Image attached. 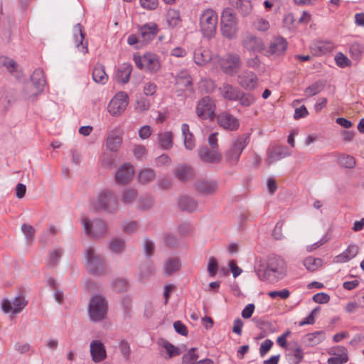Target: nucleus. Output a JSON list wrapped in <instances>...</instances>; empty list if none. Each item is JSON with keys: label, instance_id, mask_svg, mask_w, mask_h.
I'll return each mask as SVG.
<instances>
[{"label": "nucleus", "instance_id": "obj_1", "mask_svg": "<svg viewBox=\"0 0 364 364\" xmlns=\"http://www.w3.org/2000/svg\"><path fill=\"white\" fill-rule=\"evenodd\" d=\"M255 272L260 281L275 283L286 277L287 263L279 256H270L266 261H257Z\"/></svg>", "mask_w": 364, "mask_h": 364}, {"label": "nucleus", "instance_id": "obj_2", "mask_svg": "<svg viewBox=\"0 0 364 364\" xmlns=\"http://www.w3.org/2000/svg\"><path fill=\"white\" fill-rule=\"evenodd\" d=\"M90 207L96 211L113 213L117 209V202L111 191L103 190L90 199Z\"/></svg>", "mask_w": 364, "mask_h": 364}, {"label": "nucleus", "instance_id": "obj_3", "mask_svg": "<svg viewBox=\"0 0 364 364\" xmlns=\"http://www.w3.org/2000/svg\"><path fill=\"white\" fill-rule=\"evenodd\" d=\"M108 304L105 299L96 294L93 296L87 306L88 316L91 321L99 322L105 320L107 316Z\"/></svg>", "mask_w": 364, "mask_h": 364}, {"label": "nucleus", "instance_id": "obj_4", "mask_svg": "<svg viewBox=\"0 0 364 364\" xmlns=\"http://www.w3.org/2000/svg\"><path fill=\"white\" fill-rule=\"evenodd\" d=\"M220 30L223 36L228 39L235 38L237 36L238 28L236 14L230 8L223 11Z\"/></svg>", "mask_w": 364, "mask_h": 364}, {"label": "nucleus", "instance_id": "obj_5", "mask_svg": "<svg viewBox=\"0 0 364 364\" xmlns=\"http://www.w3.org/2000/svg\"><path fill=\"white\" fill-rule=\"evenodd\" d=\"M218 14L212 9H205L200 16V27L203 36L212 38L216 32L218 26Z\"/></svg>", "mask_w": 364, "mask_h": 364}, {"label": "nucleus", "instance_id": "obj_6", "mask_svg": "<svg viewBox=\"0 0 364 364\" xmlns=\"http://www.w3.org/2000/svg\"><path fill=\"white\" fill-rule=\"evenodd\" d=\"M134 61L138 68L151 73H156L161 68L159 58L154 53H147L142 56L134 55Z\"/></svg>", "mask_w": 364, "mask_h": 364}, {"label": "nucleus", "instance_id": "obj_7", "mask_svg": "<svg viewBox=\"0 0 364 364\" xmlns=\"http://www.w3.org/2000/svg\"><path fill=\"white\" fill-rule=\"evenodd\" d=\"M85 254L88 271L93 275L102 274L105 271L102 257L92 247H88Z\"/></svg>", "mask_w": 364, "mask_h": 364}, {"label": "nucleus", "instance_id": "obj_8", "mask_svg": "<svg viewBox=\"0 0 364 364\" xmlns=\"http://www.w3.org/2000/svg\"><path fill=\"white\" fill-rule=\"evenodd\" d=\"M82 224L85 233L92 237H101L107 232V225L102 220H90L88 218H83Z\"/></svg>", "mask_w": 364, "mask_h": 364}, {"label": "nucleus", "instance_id": "obj_9", "mask_svg": "<svg viewBox=\"0 0 364 364\" xmlns=\"http://www.w3.org/2000/svg\"><path fill=\"white\" fill-rule=\"evenodd\" d=\"M241 45L242 48L251 54L261 53L264 49L263 40L256 35L245 32L241 36Z\"/></svg>", "mask_w": 364, "mask_h": 364}, {"label": "nucleus", "instance_id": "obj_10", "mask_svg": "<svg viewBox=\"0 0 364 364\" xmlns=\"http://www.w3.org/2000/svg\"><path fill=\"white\" fill-rule=\"evenodd\" d=\"M128 104V95L124 92H119L109 102L107 111L113 117L120 116L126 110Z\"/></svg>", "mask_w": 364, "mask_h": 364}, {"label": "nucleus", "instance_id": "obj_11", "mask_svg": "<svg viewBox=\"0 0 364 364\" xmlns=\"http://www.w3.org/2000/svg\"><path fill=\"white\" fill-rule=\"evenodd\" d=\"M197 116L201 119L213 118L215 112V101L208 96L203 97L196 105Z\"/></svg>", "mask_w": 364, "mask_h": 364}, {"label": "nucleus", "instance_id": "obj_12", "mask_svg": "<svg viewBox=\"0 0 364 364\" xmlns=\"http://www.w3.org/2000/svg\"><path fill=\"white\" fill-rule=\"evenodd\" d=\"M27 304L28 301L21 294L16 296L12 301L4 298L1 301V310L5 314L12 313L13 314H16L21 312Z\"/></svg>", "mask_w": 364, "mask_h": 364}, {"label": "nucleus", "instance_id": "obj_13", "mask_svg": "<svg viewBox=\"0 0 364 364\" xmlns=\"http://www.w3.org/2000/svg\"><path fill=\"white\" fill-rule=\"evenodd\" d=\"M31 82L36 88V91L31 94L25 93V97L31 101H34L44 89L46 84L44 73L43 70L38 68L33 71L31 76Z\"/></svg>", "mask_w": 364, "mask_h": 364}, {"label": "nucleus", "instance_id": "obj_14", "mask_svg": "<svg viewBox=\"0 0 364 364\" xmlns=\"http://www.w3.org/2000/svg\"><path fill=\"white\" fill-rule=\"evenodd\" d=\"M247 139L245 136H240L233 141L232 147L225 154V157L229 162L236 163L239 160L247 144Z\"/></svg>", "mask_w": 364, "mask_h": 364}, {"label": "nucleus", "instance_id": "obj_15", "mask_svg": "<svg viewBox=\"0 0 364 364\" xmlns=\"http://www.w3.org/2000/svg\"><path fill=\"white\" fill-rule=\"evenodd\" d=\"M241 60L239 55L228 53L226 57L221 60L220 66L223 71L229 75H233L240 69Z\"/></svg>", "mask_w": 364, "mask_h": 364}, {"label": "nucleus", "instance_id": "obj_16", "mask_svg": "<svg viewBox=\"0 0 364 364\" xmlns=\"http://www.w3.org/2000/svg\"><path fill=\"white\" fill-rule=\"evenodd\" d=\"M134 173V168L130 164L120 165L115 174V181L117 183L124 185L131 181Z\"/></svg>", "mask_w": 364, "mask_h": 364}, {"label": "nucleus", "instance_id": "obj_17", "mask_svg": "<svg viewBox=\"0 0 364 364\" xmlns=\"http://www.w3.org/2000/svg\"><path fill=\"white\" fill-rule=\"evenodd\" d=\"M328 353L332 356L327 360L328 364H343L348 362V350L342 346H337L331 348Z\"/></svg>", "mask_w": 364, "mask_h": 364}, {"label": "nucleus", "instance_id": "obj_18", "mask_svg": "<svg viewBox=\"0 0 364 364\" xmlns=\"http://www.w3.org/2000/svg\"><path fill=\"white\" fill-rule=\"evenodd\" d=\"M237 82L245 90L252 91L256 88L258 78L253 72L244 71L238 75Z\"/></svg>", "mask_w": 364, "mask_h": 364}, {"label": "nucleus", "instance_id": "obj_19", "mask_svg": "<svg viewBox=\"0 0 364 364\" xmlns=\"http://www.w3.org/2000/svg\"><path fill=\"white\" fill-rule=\"evenodd\" d=\"M218 124L220 127L229 131H235L239 128V120L228 112H222L217 117Z\"/></svg>", "mask_w": 364, "mask_h": 364}, {"label": "nucleus", "instance_id": "obj_20", "mask_svg": "<svg viewBox=\"0 0 364 364\" xmlns=\"http://www.w3.org/2000/svg\"><path fill=\"white\" fill-rule=\"evenodd\" d=\"M90 353L95 363H100L107 357L105 345L99 340H93L90 344Z\"/></svg>", "mask_w": 364, "mask_h": 364}, {"label": "nucleus", "instance_id": "obj_21", "mask_svg": "<svg viewBox=\"0 0 364 364\" xmlns=\"http://www.w3.org/2000/svg\"><path fill=\"white\" fill-rule=\"evenodd\" d=\"M196 190L205 196L215 194L218 189V181L215 180H200L195 183Z\"/></svg>", "mask_w": 364, "mask_h": 364}, {"label": "nucleus", "instance_id": "obj_22", "mask_svg": "<svg viewBox=\"0 0 364 364\" xmlns=\"http://www.w3.org/2000/svg\"><path fill=\"white\" fill-rule=\"evenodd\" d=\"M139 32L142 44H147L156 36L158 27L155 23L150 22L139 27Z\"/></svg>", "mask_w": 364, "mask_h": 364}, {"label": "nucleus", "instance_id": "obj_23", "mask_svg": "<svg viewBox=\"0 0 364 364\" xmlns=\"http://www.w3.org/2000/svg\"><path fill=\"white\" fill-rule=\"evenodd\" d=\"M73 40L75 47L83 54L87 53V42L85 41V34L83 33V27L81 24L77 23L73 28Z\"/></svg>", "mask_w": 364, "mask_h": 364}, {"label": "nucleus", "instance_id": "obj_24", "mask_svg": "<svg viewBox=\"0 0 364 364\" xmlns=\"http://www.w3.org/2000/svg\"><path fill=\"white\" fill-rule=\"evenodd\" d=\"M198 153L200 160L205 163H218L221 160V154L217 149L210 150L208 147H200Z\"/></svg>", "mask_w": 364, "mask_h": 364}, {"label": "nucleus", "instance_id": "obj_25", "mask_svg": "<svg viewBox=\"0 0 364 364\" xmlns=\"http://www.w3.org/2000/svg\"><path fill=\"white\" fill-rule=\"evenodd\" d=\"M174 174L178 180L188 181L193 178L195 171L191 166L183 164L175 169Z\"/></svg>", "mask_w": 364, "mask_h": 364}, {"label": "nucleus", "instance_id": "obj_26", "mask_svg": "<svg viewBox=\"0 0 364 364\" xmlns=\"http://www.w3.org/2000/svg\"><path fill=\"white\" fill-rule=\"evenodd\" d=\"M220 92L223 97L230 101H237L240 90L232 85L223 83L219 88Z\"/></svg>", "mask_w": 364, "mask_h": 364}, {"label": "nucleus", "instance_id": "obj_27", "mask_svg": "<svg viewBox=\"0 0 364 364\" xmlns=\"http://www.w3.org/2000/svg\"><path fill=\"white\" fill-rule=\"evenodd\" d=\"M287 48V42L282 37L273 38L269 46V53L275 55H282Z\"/></svg>", "mask_w": 364, "mask_h": 364}, {"label": "nucleus", "instance_id": "obj_28", "mask_svg": "<svg viewBox=\"0 0 364 364\" xmlns=\"http://www.w3.org/2000/svg\"><path fill=\"white\" fill-rule=\"evenodd\" d=\"M325 338V332L318 331L305 335L303 341L309 346H314L321 343Z\"/></svg>", "mask_w": 364, "mask_h": 364}, {"label": "nucleus", "instance_id": "obj_29", "mask_svg": "<svg viewBox=\"0 0 364 364\" xmlns=\"http://www.w3.org/2000/svg\"><path fill=\"white\" fill-rule=\"evenodd\" d=\"M194 62L198 65H204L211 60L210 51L203 48H199L194 52Z\"/></svg>", "mask_w": 364, "mask_h": 364}, {"label": "nucleus", "instance_id": "obj_30", "mask_svg": "<svg viewBox=\"0 0 364 364\" xmlns=\"http://www.w3.org/2000/svg\"><path fill=\"white\" fill-rule=\"evenodd\" d=\"M181 268L180 260L177 258H168L165 260L163 266V273L165 276H171Z\"/></svg>", "mask_w": 364, "mask_h": 364}, {"label": "nucleus", "instance_id": "obj_31", "mask_svg": "<svg viewBox=\"0 0 364 364\" xmlns=\"http://www.w3.org/2000/svg\"><path fill=\"white\" fill-rule=\"evenodd\" d=\"M358 252V247L357 245H349L345 251L336 257L335 260L336 262H346L354 258Z\"/></svg>", "mask_w": 364, "mask_h": 364}, {"label": "nucleus", "instance_id": "obj_32", "mask_svg": "<svg viewBox=\"0 0 364 364\" xmlns=\"http://www.w3.org/2000/svg\"><path fill=\"white\" fill-rule=\"evenodd\" d=\"M178 203L180 209L188 212H193L198 207V202L194 198L187 196H181Z\"/></svg>", "mask_w": 364, "mask_h": 364}, {"label": "nucleus", "instance_id": "obj_33", "mask_svg": "<svg viewBox=\"0 0 364 364\" xmlns=\"http://www.w3.org/2000/svg\"><path fill=\"white\" fill-rule=\"evenodd\" d=\"M132 67L129 63H123L121 65L116 75L117 81L123 84L128 82L132 73Z\"/></svg>", "mask_w": 364, "mask_h": 364}, {"label": "nucleus", "instance_id": "obj_34", "mask_svg": "<svg viewBox=\"0 0 364 364\" xmlns=\"http://www.w3.org/2000/svg\"><path fill=\"white\" fill-rule=\"evenodd\" d=\"M122 143V138L117 134H110L106 139L105 146L111 152H117Z\"/></svg>", "mask_w": 364, "mask_h": 364}, {"label": "nucleus", "instance_id": "obj_35", "mask_svg": "<svg viewBox=\"0 0 364 364\" xmlns=\"http://www.w3.org/2000/svg\"><path fill=\"white\" fill-rule=\"evenodd\" d=\"M181 132L183 136V144L185 148L188 150H192L195 147L194 137L189 130V126L187 124L181 125Z\"/></svg>", "mask_w": 364, "mask_h": 364}, {"label": "nucleus", "instance_id": "obj_36", "mask_svg": "<svg viewBox=\"0 0 364 364\" xmlns=\"http://www.w3.org/2000/svg\"><path fill=\"white\" fill-rule=\"evenodd\" d=\"M160 146L164 149H169L173 146V134L171 132H161L158 134Z\"/></svg>", "mask_w": 364, "mask_h": 364}, {"label": "nucleus", "instance_id": "obj_37", "mask_svg": "<svg viewBox=\"0 0 364 364\" xmlns=\"http://www.w3.org/2000/svg\"><path fill=\"white\" fill-rule=\"evenodd\" d=\"M230 1L231 4L236 5L244 16H247L252 11V6L250 0H230Z\"/></svg>", "mask_w": 364, "mask_h": 364}, {"label": "nucleus", "instance_id": "obj_38", "mask_svg": "<svg viewBox=\"0 0 364 364\" xmlns=\"http://www.w3.org/2000/svg\"><path fill=\"white\" fill-rule=\"evenodd\" d=\"M156 177L154 169L146 168L141 170L138 174V181L140 183L146 184L153 181Z\"/></svg>", "mask_w": 364, "mask_h": 364}, {"label": "nucleus", "instance_id": "obj_39", "mask_svg": "<svg viewBox=\"0 0 364 364\" xmlns=\"http://www.w3.org/2000/svg\"><path fill=\"white\" fill-rule=\"evenodd\" d=\"M92 78L97 83L105 84L107 80V75L102 65H97L92 71Z\"/></svg>", "mask_w": 364, "mask_h": 364}, {"label": "nucleus", "instance_id": "obj_40", "mask_svg": "<svg viewBox=\"0 0 364 364\" xmlns=\"http://www.w3.org/2000/svg\"><path fill=\"white\" fill-rule=\"evenodd\" d=\"M335 48L332 41H321L315 44V49H316L317 55H323L327 53L331 52Z\"/></svg>", "mask_w": 364, "mask_h": 364}, {"label": "nucleus", "instance_id": "obj_41", "mask_svg": "<svg viewBox=\"0 0 364 364\" xmlns=\"http://www.w3.org/2000/svg\"><path fill=\"white\" fill-rule=\"evenodd\" d=\"M303 264L308 271L314 272L321 267L322 260L319 258L308 257L304 259Z\"/></svg>", "mask_w": 364, "mask_h": 364}, {"label": "nucleus", "instance_id": "obj_42", "mask_svg": "<svg viewBox=\"0 0 364 364\" xmlns=\"http://www.w3.org/2000/svg\"><path fill=\"white\" fill-rule=\"evenodd\" d=\"M166 21L170 27L175 28L178 26L181 21L179 11L176 9L168 10Z\"/></svg>", "mask_w": 364, "mask_h": 364}, {"label": "nucleus", "instance_id": "obj_43", "mask_svg": "<svg viewBox=\"0 0 364 364\" xmlns=\"http://www.w3.org/2000/svg\"><path fill=\"white\" fill-rule=\"evenodd\" d=\"M132 152L138 161H144L146 159L148 151L146 146L142 144H134Z\"/></svg>", "mask_w": 364, "mask_h": 364}, {"label": "nucleus", "instance_id": "obj_44", "mask_svg": "<svg viewBox=\"0 0 364 364\" xmlns=\"http://www.w3.org/2000/svg\"><path fill=\"white\" fill-rule=\"evenodd\" d=\"M176 83L178 85L185 87L186 88L191 87L192 82L190 75L186 70H181L176 77Z\"/></svg>", "mask_w": 364, "mask_h": 364}, {"label": "nucleus", "instance_id": "obj_45", "mask_svg": "<svg viewBox=\"0 0 364 364\" xmlns=\"http://www.w3.org/2000/svg\"><path fill=\"white\" fill-rule=\"evenodd\" d=\"M289 155L290 154L287 151L286 149L275 150L269 154L267 161L269 164H272Z\"/></svg>", "mask_w": 364, "mask_h": 364}, {"label": "nucleus", "instance_id": "obj_46", "mask_svg": "<svg viewBox=\"0 0 364 364\" xmlns=\"http://www.w3.org/2000/svg\"><path fill=\"white\" fill-rule=\"evenodd\" d=\"M323 88V85L321 82L317 81L313 83L312 85L307 87L304 90V95L306 97H310L312 96H314L319 92H321V90Z\"/></svg>", "mask_w": 364, "mask_h": 364}, {"label": "nucleus", "instance_id": "obj_47", "mask_svg": "<svg viewBox=\"0 0 364 364\" xmlns=\"http://www.w3.org/2000/svg\"><path fill=\"white\" fill-rule=\"evenodd\" d=\"M114 156L112 154L107 151L102 152L100 157V163L101 166L105 168H112L114 164Z\"/></svg>", "mask_w": 364, "mask_h": 364}, {"label": "nucleus", "instance_id": "obj_48", "mask_svg": "<svg viewBox=\"0 0 364 364\" xmlns=\"http://www.w3.org/2000/svg\"><path fill=\"white\" fill-rule=\"evenodd\" d=\"M339 164L346 168H353L355 167L356 162L353 156L348 154H342L338 158Z\"/></svg>", "mask_w": 364, "mask_h": 364}, {"label": "nucleus", "instance_id": "obj_49", "mask_svg": "<svg viewBox=\"0 0 364 364\" xmlns=\"http://www.w3.org/2000/svg\"><path fill=\"white\" fill-rule=\"evenodd\" d=\"M138 195L137 191L134 188H127L123 191L122 200L124 204L132 203Z\"/></svg>", "mask_w": 364, "mask_h": 364}, {"label": "nucleus", "instance_id": "obj_50", "mask_svg": "<svg viewBox=\"0 0 364 364\" xmlns=\"http://www.w3.org/2000/svg\"><path fill=\"white\" fill-rule=\"evenodd\" d=\"M364 53V46L359 43H353L350 46V53L355 60H360Z\"/></svg>", "mask_w": 364, "mask_h": 364}, {"label": "nucleus", "instance_id": "obj_51", "mask_svg": "<svg viewBox=\"0 0 364 364\" xmlns=\"http://www.w3.org/2000/svg\"><path fill=\"white\" fill-rule=\"evenodd\" d=\"M238 97H238V100L237 101H239L240 104L242 106H244V107H249V106H250L256 100L255 96L252 94H250V93H243L241 91H240Z\"/></svg>", "mask_w": 364, "mask_h": 364}, {"label": "nucleus", "instance_id": "obj_52", "mask_svg": "<svg viewBox=\"0 0 364 364\" xmlns=\"http://www.w3.org/2000/svg\"><path fill=\"white\" fill-rule=\"evenodd\" d=\"M150 107L151 102L148 99L144 97H140L136 100L135 104V109L137 112H147L150 109Z\"/></svg>", "mask_w": 364, "mask_h": 364}, {"label": "nucleus", "instance_id": "obj_53", "mask_svg": "<svg viewBox=\"0 0 364 364\" xmlns=\"http://www.w3.org/2000/svg\"><path fill=\"white\" fill-rule=\"evenodd\" d=\"M125 247V242L121 239H114L109 245V250L117 254L121 253Z\"/></svg>", "mask_w": 364, "mask_h": 364}, {"label": "nucleus", "instance_id": "obj_54", "mask_svg": "<svg viewBox=\"0 0 364 364\" xmlns=\"http://www.w3.org/2000/svg\"><path fill=\"white\" fill-rule=\"evenodd\" d=\"M252 26L255 30L258 31L264 32L269 28L270 25L267 20L263 18H257L254 21Z\"/></svg>", "mask_w": 364, "mask_h": 364}, {"label": "nucleus", "instance_id": "obj_55", "mask_svg": "<svg viewBox=\"0 0 364 364\" xmlns=\"http://www.w3.org/2000/svg\"><path fill=\"white\" fill-rule=\"evenodd\" d=\"M288 357L291 364H299L304 358V353L301 348L298 347L291 353H289Z\"/></svg>", "mask_w": 364, "mask_h": 364}, {"label": "nucleus", "instance_id": "obj_56", "mask_svg": "<svg viewBox=\"0 0 364 364\" xmlns=\"http://www.w3.org/2000/svg\"><path fill=\"white\" fill-rule=\"evenodd\" d=\"M61 255L62 250L60 249H54L48 255L47 264L49 267H55Z\"/></svg>", "mask_w": 364, "mask_h": 364}, {"label": "nucleus", "instance_id": "obj_57", "mask_svg": "<svg viewBox=\"0 0 364 364\" xmlns=\"http://www.w3.org/2000/svg\"><path fill=\"white\" fill-rule=\"evenodd\" d=\"M196 348H191L182 358V364H192L197 362L196 360L198 358V355L196 352Z\"/></svg>", "mask_w": 364, "mask_h": 364}, {"label": "nucleus", "instance_id": "obj_58", "mask_svg": "<svg viewBox=\"0 0 364 364\" xmlns=\"http://www.w3.org/2000/svg\"><path fill=\"white\" fill-rule=\"evenodd\" d=\"M21 231L25 235L28 242L33 240L35 229L32 225L26 223L23 224L21 225Z\"/></svg>", "mask_w": 364, "mask_h": 364}, {"label": "nucleus", "instance_id": "obj_59", "mask_svg": "<svg viewBox=\"0 0 364 364\" xmlns=\"http://www.w3.org/2000/svg\"><path fill=\"white\" fill-rule=\"evenodd\" d=\"M336 65L340 68H346L350 65V60L342 53H338L335 56Z\"/></svg>", "mask_w": 364, "mask_h": 364}, {"label": "nucleus", "instance_id": "obj_60", "mask_svg": "<svg viewBox=\"0 0 364 364\" xmlns=\"http://www.w3.org/2000/svg\"><path fill=\"white\" fill-rule=\"evenodd\" d=\"M127 281L124 279H117L112 282V288L119 292L124 291L127 288Z\"/></svg>", "mask_w": 364, "mask_h": 364}, {"label": "nucleus", "instance_id": "obj_61", "mask_svg": "<svg viewBox=\"0 0 364 364\" xmlns=\"http://www.w3.org/2000/svg\"><path fill=\"white\" fill-rule=\"evenodd\" d=\"M153 205L154 200L152 198L141 197L138 202L137 206L139 209L146 210L151 208Z\"/></svg>", "mask_w": 364, "mask_h": 364}, {"label": "nucleus", "instance_id": "obj_62", "mask_svg": "<svg viewBox=\"0 0 364 364\" xmlns=\"http://www.w3.org/2000/svg\"><path fill=\"white\" fill-rule=\"evenodd\" d=\"M273 346V342L270 339L264 340L259 347V355L264 357L269 351Z\"/></svg>", "mask_w": 364, "mask_h": 364}, {"label": "nucleus", "instance_id": "obj_63", "mask_svg": "<svg viewBox=\"0 0 364 364\" xmlns=\"http://www.w3.org/2000/svg\"><path fill=\"white\" fill-rule=\"evenodd\" d=\"M218 263L214 257H210L208 264V272L210 277H213L217 274Z\"/></svg>", "mask_w": 364, "mask_h": 364}, {"label": "nucleus", "instance_id": "obj_64", "mask_svg": "<svg viewBox=\"0 0 364 364\" xmlns=\"http://www.w3.org/2000/svg\"><path fill=\"white\" fill-rule=\"evenodd\" d=\"M1 64L11 73H13L16 70L17 66V64L15 60L8 58H4L2 59Z\"/></svg>", "mask_w": 364, "mask_h": 364}]
</instances>
